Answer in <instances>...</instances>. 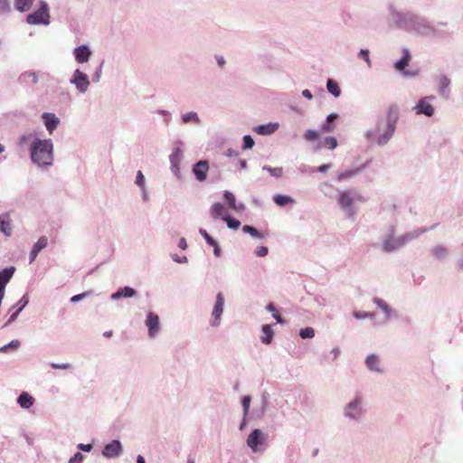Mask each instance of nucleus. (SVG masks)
Returning a JSON list of instances; mask_svg holds the SVG:
<instances>
[{
  "mask_svg": "<svg viewBox=\"0 0 463 463\" xmlns=\"http://www.w3.org/2000/svg\"><path fill=\"white\" fill-rule=\"evenodd\" d=\"M29 300H28V298L26 296H24L20 301L18 302V305H20V307H18V309L10 317L8 322H13L16 319L17 316L19 315V313L23 310V308H24L26 307V305L28 304Z\"/></svg>",
  "mask_w": 463,
  "mask_h": 463,
  "instance_id": "c85d7f7f",
  "label": "nucleus"
},
{
  "mask_svg": "<svg viewBox=\"0 0 463 463\" xmlns=\"http://www.w3.org/2000/svg\"><path fill=\"white\" fill-rule=\"evenodd\" d=\"M412 237L410 234H406L403 236H400L398 238L389 237L386 238L383 241V250L385 252H390L395 250L402 246H403L407 241H409Z\"/></svg>",
  "mask_w": 463,
  "mask_h": 463,
  "instance_id": "39448f33",
  "label": "nucleus"
},
{
  "mask_svg": "<svg viewBox=\"0 0 463 463\" xmlns=\"http://www.w3.org/2000/svg\"><path fill=\"white\" fill-rule=\"evenodd\" d=\"M242 231L246 233L250 234L252 237L262 239L263 234L260 232L256 228L250 226V225H244L242 227Z\"/></svg>",
  "mask_w": 463,
  "mask_h": 463,
  "instance_id": "7c9ffc66",
  "label": "nucleus"
},
{
  "mask_svg": "<svg viewBox=\"0 0 463 463\" xmlns=\"http://www.w3.org/2000/svg\"><path fill=\"white\" fill-rule=\"evenodd\" d=\"M268 252H269V250L265 246H260L255 250V254L258 257H265L268 254Z\"/></svg>",
  "mask_w": 463,
  "mask_h": 463,
  "instance_id": "a18cd8bd",
  "label": "nucleus"
},
{
  "mask_svg": "<svg viewBox=\"0 0 463 463\" xmlns=\"http://www.w3.org/2000/svg\"><path fill=\"white\" fill-rule=\"evenodd\" d=\"M121 451L122 447L120 442L118 440H113L104 447L102 454L106 458H115L118 457Z\"/></svg>",
  "mask_w": 463,
  "mask_h": 463,
  "instance_id": "1a4fd4ad",
  "label": "nucleus"
},
{
  "mask_svg": "<svg viewBox=\"0 0 463 463\" xmlns=\"http://www.w3.org/2000/svg\"><path fill=\"white\" fill-rule=\"evenodd\" d=\"M330 167L329 165H322L318 167L319 172H325Z\"/></svg>",
  "mask_w": 463,
  "mask_h": 463,
  "instance_id": "338daca9",
  "label": "nucleus"
},
{
  "mask_svg": "<svg viewBox=\"0 0 463 463\" xmlns=\"http://www.w3.org/2000/svg\"><path fill=\"white\" fill-rule=\"evenodd\" d=\"M322 130L324 132L329 133V132H332L334 130V127L332 126V124L330 122L326 121V123H325L322 126Z\"/></svg>",
  "mask_w": 463,
  "mask_h": 463,
  "instance_id": "3c124183",
  "label": "nucleus"
},
{
  "mask_svg": "<svg viewBox=\"0 0 463 463\" xmlns=\"http://www.w3.org/2000/svg\"><path fill=\"white\" fill-rule=\"evenodd\" d=\"M324 145L330 149H335L337 146V140L333 137L325 138Z\"/></svg>",
  "mask_w": 463,
  "mask_h": 463,
  "instance_id": "e433bc0d",
  "label": "nucleus"
},
{
  "mask_svg": "<svg viewBox=\"0 0 463 463\" xmlns=\"http://www.w3.org/2000/svg\"><path fill=\"white\" fill-rule=\"evenodd\" d=\"M371 316L372 315L369 313H364V314L354 313V317L356 318H364V317H371Z\"/></svg>",
  "mask_w": 463,
  "mask_h": 463,
  "instance_id": "e2e57ef3",
  "label": "nucleus"
},
{
  "mask_svg": "<svg viewBox=\"0 0 463 463\" xmlns=\"http://www.w3.org/2000/svg\"><path fill=\"white\" fill-rule=\"evenodd\" d=\"M338 118V115L335 114V113H331L327 116L326 118V121L327 122H330L332 124V122L336 119Z\"/></svg>",
  "mask_w": 463,
  "mask_h": 463,
  "instance_id": "13d9d810",
  "label": "nucleus"
},
{
  "mask_svg": "<svg viewBox=\"0 0 463 463\" xmlns=\"http://www.w3.org/2000/svg\"><path fill=\"white\" fill-rule=\"evenodd\" d=\"M71 82L80 92H85L90 86L88 76L80 70L74 71Z\"/></svg>",
  "mask_w": 463,
  "mask_h": 463,
  "instance_id": "0eeeda50",
  "label": "nucleus"
},
{
  "mask_svg": "<svg viewBox=\"0 0 463 463\" xmlns=\"http://www.w3.org/2000/svg\"><path fill=\"white\" fill-rule=\"evenodd\" d=\"M20 345V342L18 340H13L10 344L3 346L0 348V351L5 352L8 350L9 347L12 348H17Z\"/></svg>",
  "mask_w": 463,
  "mask_h": 463,
  "instance_id": "de8ad7c7",
  "label": "nucleus"
},
{
  "mask_svg": "<svg viewBox=\"0 0 463 463\" xmlns=\"http://www.w3.org/2000/svg\"><path fill=\"white\" fill-rule=\"evenodd\" d=\"M26 21L29 24H49V13L48 7L45 3H43L41 7L33 12V14L27 15Z\"/></svg>",
  "mask_w": 463,
  "mask_h": 463,
  "instance_id": "20e7f679",
  "label": "nucleus"
},
{
  "mask_svg": "<svg viewBox=\"0 0 463 463\" xmlns=\"http://www.w3.org/2000/svg\"><path fill=\"white\" fill-rule=\"evenodd\" d=\"M83 460V455L80 452H77L70 460L69 463H81Z\"/></svg>",
  "mask_w": 463,
  "mask_h": 463,
  "instance_id": "09e8293b",
  "label": "nucleus"
},
{
  "mask_svg": "<svg viewBox=\"0 0 463 463\" xmlns=\"http://www.w3.org/2000/svg\"><path fill=\"white\" fill-rule=\"evenodd\" d=\"M223 220L227 222V225L230 229L236 230L241 226L240 221L232 219L230 216L223 217Z\"/></svg>",
  "mask_w": 463,
  "mask_h": 463,
  "instance_id": "2f4dec72",
  "label": "nucleus"
},
{
  "mask_svg": "<svg viewBox=\"0 0 463 463\" xmlns=\"http://www.w3.org/2000/svg\"><path fill=\"white\" fill-rule=\"evenodd\" d=\"M90 54L91 52L86 45H80L74 50L75 59L80 63L88 61Z\"/></svg>",
  "mask_w": 463,
  "mask_h": 463,
  "instance_id": "4468645a",
  "label": "nucleus"
},
{
  "mask_svg": "<svg viewBox=\"0 0 463 463\" xmlns=\"http://www.w3.org/2000/svg\"><path fill=\"white\" fill-rule=\"evenodd\" d=\"M359 57L364 59L366 61V63L368 64V66H371V60L369 58V51L368 50L362 49L359 52Z\"/></svg>",
  "mask_w": 463,
  "mask_h": 463,
  "instance_id": "c03bdc74",
  "label": "nucleus"
},
{
  "mask_svg": "<svg viewBox=\"0 0 463 463\" xmlns=\"http://www.w3.org/2000/svg\"><path fill=\"white\" fill-rule=\"evenodd\" d=\"M360 403L361 400L359 398H356L354 402H351L346 407V416L355 418L358 413L354 411L357 410Z\"/></svg>",
  "mask_w": 463,
  "mask_h": 463,
  "instance_id": "cd10ccee",
  "label": "nucleus"
},
{
  "mask_svg": "<svg viewBox=\"0 0 463 463\" xmlns=\"http://www.w3.org/2000/svg\"><path fill=\"white\" fill-rule=\"evenodd\" d=\"M135 295H136V290L134 288H129V287H125V288H119L117 292L112 294L111 298L113 299H118L121 297L131 298V297H134Z\"/></svg>",
  "mask_w": 463,
  "mask_h": 463,
  "instance_id": "aec40b11",
  "label": "nucleus"
},
{
  "mask_svg": "<svg viewBox=\"0 0 463 463\" xmlns=\"http://www.w3.org/2000/svg\"><path fill=\"white\" fill-rule=\"evenodd\" d=\"M331 354H333V359L334 360H336L340 354V350L338 348H334L332 351H331Z\"/></svg>",
  "mask_w": 463,
  "mask_h": 463,
  "instance_id": "bf43d9fd",
  "label": "nucleus"
},
{
  "mask_svg": "<svg viewBox=\"0 0 463 463\" xmlns=\"http://www.w3.org/2000/svg\"><path fill=\"white\" fill-rule=\"evenodd\" d=\"M299 335L302 338H313L315 336V330L312 327H306L300 330Z\"/></svg>",
  "mask_w": 463,
  "mask_h": 463,
  "instance_id": "473e14b6",
  "label": "nucleus"
},
{
  "mask_svg": "<svg viewBox=\"0 0 463 463\" xmlns=\"http://www.w3.org/2000/svg\"><path fill=\"white\" fill-rule=\"evenodd\" d=\"M79 448L82 450H85V451H90L91 449H92V446L90 444H87V445H84V444H80L79 445Z\"/></svg>",
  "mask_w": 463,
  "mask_h": 463,
  "instance_id": "052dcab7",
  "label": "nucleus"
},
{
  "mask_svg": "<svg viewBox=\"0 0 463 463\" xmlns=\"http://www.w3.org/2000/svg\"><path fill=\"white\" fill-rule=\"evenodd\" d=\"M326 88L328 91L332 93L335 97H339L341 90L338 84L335 80L329 79L326 82Z\"/></svg>",
  "mask_w": 463,
  "mask_h": 463,
  "instance_id": "c756f323",
  "label": "nucleus"
},
{
  "mask_svg": "<svg viewBox=\"0 0 463 463\" xmlns=\"http://www.w3.org/2000/svg\"><path fill=\"white\" fill-rule=\"evenodd\" d=\"M14 271L15 269L14 267L6 268L0 271V292L5 293V286L14 276Z\"/></svg>",
  "mask_w": 463,
  "mask_h": 463,
  "instance_id": "ddd939ff",
  "label": "nucleus"
},
{
  "mask_svg": "<svg viewBox=\"0 0 463 463\" xmlns=\"http://www.w3.org/2000/svg\"><path fill=\"white\" fill-rule=\"evenodd\" d=\"M356 174L355 170H347L342 173H339L337 175L338 181H344L345 179L351 178Z\"/></svg>",
  "mask_w": 463,
  "mask_h": 463,
  "instance_id": "72a5a7b5",
  "label": "nucleus"
},
{
  "mask_svg": "<svg viewBox=\"0 0 463 463\" xmlns=\"http://www.w3.org/2000/svg\"><path fill=\"white\" fill-rule=\"evenodd\" d=\"M433 254L437 258H444L447 254V249L441 246L433 249Z\"/></svg>",
  "mask_w": 463,
  "mask_h": 463,
  "instance_id": "ea45409f",
  "label": "nucleus"
},
{
  "mask_svg": "<svg viewBox=\"0 0 463 463\" xmlns=\"http://www.w3.org/2000/svg\"><path fill=\"white\" fill-rule=\"evenodd\" d=\"M43 118L45 119V127L50 133L57 128L59 118L52 113H44Z\"/></svg>",
  "mask_w": 463,
  "mask_h": 463,
  "instance_id": "dca6fc26",
  "label": "nucleus"
},
{
  "mask_svg": "<svg viewBox=\"0 0 463 463\" xmlns=\"http://www.w3.org/2000/svg\"><path fill=\"white\" fill-rule=\"evenodd\" d=\"M31 158L38 165L52 163V143L51 140H37L31 147Z\"/></svg>",
  "mask_w": 463,
  "mask_h": 463,
  "instance_id": "f257e3e1",
  "label": "nucleus"
},
{
  "mask_svg": "<svg viewBox=\"0 0 463 463\" xmlns=\"http://www.w3.org/2000/svg\"><path fill=\"white\" fill-rule=\"evenodd\" d=\"M34 0H14V7L19 12H25L31 8Z\"/></svg>",
  "mask_w": 463,
  "mask_h": 463,
  "instance_id": "bb28decb",
  "label": "nucleus"
},
{
  "mask_svg": "<svg viewBox=\"0 0 463 463\" xmlns=\"http://www.w3.org/2000/svg\"><path fill=\"white\" fill-rule=\"evenodd\" d=\"M410 60L411 54L408 50L404 49L402 58L394 64L395 69L400 71H403L408 66Z\"/></svg>",
  "mask_w": 463,
  "mask_h": 463,
  "instance_id": "4be33fe9",
  "label": "nucleus"
},
{
  "mask_svg": "<svg viewBox=\"0 0 463 463\" xmlns=\"http://www.w3.org/2000/svg\"><path fill=\"white\" fill-rule=\"evenodd\" d=\"M365 364H366L367 367L372 371H375V372L381 371L379 368L380 360H379L378 356H376L375 354H370L369 356H367V358L365 360Z\"/></svg>",
  "mask_w": 463,
  "mask_h": 463,
  "instance_id": "393cba45",
  "label": "nucleus"
},
{
  "mask_svg": "<svg viewBox=\"0 0 463 463\" xmlns=\"http://www.w3.org/2000/svg\"><path fill=\"white\" fill-rule=\"evenodd\" d=\"M51 366L53 369H69L71 367V365L69 364H54V363H52L51 364Z\"/></svg>",
  "mask_w": 463,
  "mask_h": 463,
  "instance_id": "603ef678",
  "label": "nucleus"
},
{
  "mask_svg": "<svg viewBox=\"0 0 463 463\" xmlns=\"http://www.w3.org/2000/svg\"><path fill=\"white\" fill-rule=\"evenodd\" d=\"M183 121L184 123H188L190 121H194V122L198 123L199 122V118H198V116H197L196 113L190 112V113H187V114L183 116Z\"/></svg>",
  "mask_w": 463,
  "mask_h": 463,
  "instance_id": "f704fd0d",
  "label": "nucleus"
},
{
  "mask_svg": "<svg viewBox=\"0 0 463 463\" xmlns=\"http://www.w3.org/2000/svg\"><path fill=\"white\" fill-rule=\"evenodd\" d=\"M209 170V165L207 161H199L194 165L193 172L196 179L203 182L207 177V172Z\"/></svg>",
  "mask_w": 463,
  "mask_h": 463,
  "instance_id": "9d476101",
  "label": "nucleus"
},
{
  "mask_svg": "<svg viewBox=\"0 0 463 463\" xmlns=\"http://www.w3.org/2000/svg\"><path fill=\"white\" fill-rule=\"evenodd\" d=\"M211 215L213 219L227 217V210L221 203H214L211 208Z\"/></svg>",
  "mask_w": 463,
  "mask_h": 463,
  "instance_id": "6ab92c4d",
  "label": "nucleus"
},
{
  "mask_svg": "<svg viewBox=\"0 0 463 463\" xmlns=\"http://www.w3.org/2000/svg\"><path fill=\"white\" fill-rule=\"evenodd\" d=\"M146 326L148 328L149 336L155 337L160 329L159 317L153 312L148 313L146 319Z\"/></svg>",
  "mask_w": 463,
  "mask_h": 463,
  "instance_id": "6e6552de",
  "label": "nucleus"
},
{
  "mask_svg": "<svg viewBox=\"0 0 463 463\" xmlns=\"http://www.w3.org/2000/svg\"><path fill=\"white\" fill-rule=\"evenodd\" d=\"M267 309L271 312L272 314L276 313L277 312V309L275 307V306L272 304V303H269L268 306H267Z\"/></svg>",
  "mask_w": 463,
  "mask_h": 463,
  "instance_id": "0e129e2a",
  "label": "nucleus"
},
{
  "mask_svg": "<svg viewBox=\"0 0 463 463\" xmlns=\"http://www.w3.org/2000/svg\"><path fill=\"white\" fill-rule=\"evenodd\" d=\"M266 169L270 173V175H272L273 176H276V177H280L283 174V169L281 167H276V168L267 167Z\"/></svg>",
  "mask_w": 463,
  "mask_h": 463,
  "instance_id": "37998d69",
  "label": "nucleus"
},
{
  "mask_svg": "<svg viewBox=\"0 0 463 463\" xmlns=\"http://www.w3.org/2000/svg\"><path fill=\"white\" fill-rule=\"evenodd\" d=\"M11 11V5L8 0H0V14H7Z\"/></svg>",
  "mask_w": 463,
  "mask_h": 463,
  "instance_id": "4c0bfd02",
  "label": "nucleus"
},
{
  "mask_svg": "<svg viewBox=\"0 0 463 463\" xmlns=\"http://www.w3.org/2000/svg\"><path fill=\"white\" fill-rule=\"evenodd\" d=\"M250 396H244L242 399V406L244 410V414L246 415L249 411L250 403Z\"/></svg>",
  "mask_w": 463,
  "mask_h": 463,
  "instance_id": "49530a36",
  "label": "nucleus"
},
{
  "mask_svg": "<svg viewBox=\"0 0 463 463\" xmlns=\"http://www.w3.org/2000/svg\"><path fill=\"white\" fill-rule=\"evenodd\" d=\"M254 146V140L250 136H244L243 137V149L252 148Z\"/></svg>",
  "mask_w": 463,
  "mask_h": 463,
  "instance_id": "a19ab883",
  "label": "nucleus"
},
{
  "mask_svg": "<svg viewBox=\"0 0 463 463\" xmlns=\"http://www.w3.org/2000/svg\"><path fill=\"white\" fill-rule=\"evenodd\" d=\"M355 200L364 202V198L354 191H344L339 194L337 198L340 207L348 210L350 215H354V211L351 207Z\"/></svg>",
  "mask_w": 463,
  "mask_h": 463,
  "instance_id": "7ed1b4c3",
  "label": "nucleus"
},
{
  "mask_svg": "<svg viewBox=\"0 0 463 463\" xmlns=\"http://www.w3.org/2000/svg\"><path fill=\"white\" fill-rule=\"evenodd\" d=\"M273 201L279 206H285V205H287L288 203H295V200L292 197L288 196V195H282V194H276L273 197Z\"/></svg>",
  "mask_w": 463,
  "mask_h": 463,
  "instance_id": "a878e982",
  "label": "nucleus"
},
{
  "mask_svg": "<svg viewBox=\"0 0 463 463\" xmlns=\"http://www.w3.org/2000/svg\"><path fill=\"white\" fill-rule=\"evenodd\" d=\"M0 231L6 236H10L12 233L10 216L8 213L0 215Z\"/></svg>",
  "mask_w": 463,
  "mask_h": 463,
  "instance_id": "a211bd4d",
  "label": "nucleus"
},
{
  "mask_svg": "<svg viewBox=\"0 0 463 463\" xmlns=\"http://www.w3.org/2000/svg\"><path fill=\"white\" fill-rule=\"evenodd\" d=\"M213 247V253L216 257H220L221 255V249L217 242H215V245H212Z\"/></svg>",
  "mask_w": 463,
  "mask_h": 463,
  "instance_id": "4d7b16f0",
  "label": "nucleus"
},
{
  "mask_svg": "<svg viewBox=\"0 0 463 463\" xmlns=\"http://www.w3.org/2000/svg\"><path fill=\"white\" fill-rule=\"evenodd\" d=\"M34 399L27 392H23L18 398V403L22 408L29 409L33 406Z\"/></svg>",
  "mask_w": 463,
  "mask_h": 463,
  "instance_id": "412c9836",
  "label": "nucleus"
},
{
  "mask_svg": "<svg viewBox=\"0 0 463 463\" xmlns=\"http://www.w3.org/2000/svg\"><path fill=\"white\" fill-rule=\"evenodd\" d=\"M136 184L139 186L144 184V175L141 171H138L136 177Z\"/></svg>",
  "mask_w": 463,
  "mask_h": 463,
  "instance_id": "8fccbe9b",
  "label": "nucleus"
},
{
  "mask_svg": "<svg viewBox=\"0 0 463 463\" xmlns=\"http://www.w3.org/2000/svg\"><path fill=\"white\" fill-rule=\"evenodd\" d=\"M302 95H303L305 98L308 99H312V97H313V96H312V94H311V92H310L308 90H303Z\"/></svg>",
  "mask_w": 463,
  "mask_h": 463,
  "instance_id": "69168bd1",
  "label": "nucleus"
},
{
  "mask_svg": "<svg viewBox=\"0 0 463 463\" xmlns=\"http://www.w3.org/2000/svg\"><path fill=\"white\" fill-rule=\"evenodd\" d=\"M181 156H182V152H181L180 148H175V151L170 156V160L173 164H175L181 159Z\"/></svg>",
  "mask_w": 463,
  "mask_h": 463,
  "instance_id": "79ce46f5",
  "label": "nucleus"
},
{
  "mask_svg": "<svg viewBox=\"0 0 463 463\" xmlns=\"http://www.w3.org/2000/svg\"><path fill=\"white\" fill-rule=\"evenodd\" d=\"M224 306V298L222 293H218L216 297V302L213 310V317H214V321L213 322V326H217L219 324V320L223 311Z\"/></svg>",
  "mask_w": 463,
  "mask_h": 463,
  "instance_id": "9b49d317",
  "label": "nucleus"
},
{
  "mask_svg": "<svg viewBox=\"0 0 463 463\" xmlns=\"http://www.w3.org/2000/svg\"><path fill=\"white\" fill-rule=\"evenodd\" d=\"M87 295H88V293H82V294L75 295V296H73L71 298V302H78V301L83 299Z\"/></svg>",
  "mask_w": 463,
  "mask_h": 463,
  "instance_id": "864d4df0",
  "label": "nucleus"
},
{
  "mask_svg": "<svg viewBox=\"0 0 463 463\" xmlns=\"http://www.w3.org/2000/svg\"><path fill=\"white\" fill-rule=\"evenodd\" d=\"M417 114H424L428 117H430L434 113V109L432 105L427 101V99H421L417 106L415 107Z\"/></svg>",
  "mask_w": 463,
  "mask_h": 463,
  "instance_id": "f8f14e48",
  "label": "nucleus"
},
{
  "mask_svg": "<svg viewBox=\"0 0 463 463\" xmlns=\"http://www.w3.org/2000/svg\"><path fill=\"white\" fill-rule=\"evenodd\" d=\"M199 232L210 246L215 245L216 241L213 240L205 230L200 229Z\"/></svg>",
  "mask_w": 463,
  "mask_h": 463,
  "instance_id": "58836bf2",
  "label": "nucleus"
},
{
  "mask_svg": "<svg viewBox=\"0 0 463 463\" xmlns=\"http://www.w3.org/2000/svg\"><path fill=\"white\" fill-rule=\"evenodd\" d=\"M399 118V109L397 106L392 105L388 109V115H387V129L384 132L383 135H382L379 139L378 143L379 145H384L386 144L389 139L392 137L394 130H395V125Z\"/></svg>",
  "mask_w": 463,
  "mask_h": 463,
  "instance_id": "f03ea898",
  "label": "nucleus"
},
{
  "mask_svg": "<svg viewBox=\"0 0 463 463\" xmlns=\"http://www.w3.org/2000/svg\"><path fill=\"white\" fill-rule=\"evenodd\" d=\"M217 62L220 65V67H222L225 64V61H224V59L222 57H219L217 59Z\"/></svg>",
  "mask_w": 463,
  "mask_h": 463,
  "instance_id": "774afa93",
  "label": "nucleus"
},
{
  "mask_svg": "<svg viewBox=\"0 0 463 463\" xmlns=\"http://www.w3.org/2000/svg\"><path fill=\"white\" fill-rule=\"evenodd\" d=\"M266 439L265 434L259 429L251 431L248 436L247 445L254 451H258V446L262 445Z\"/></svg>",
  "mask_w": 463,
  "mask_h": 463,
  "instance_id": "423d86ee",
  "label": "nucleus"
},
{
  "mask_svg": "<svg viewBox=\"0 0 463 463\" xmlns=\"http://www.w3.org/2000/svg\"><path fill=\"white\" fill-rule=\"evenodd\" d=\"M377 305L384 311L388 310V306L381 299L376 300Z\"/></svg>",
  "mask_w": 463,
  "mask_h": 463,
  "instance_id": "5fc2aeb1",
  "label": "nucleus"
},
{
  "mask_svg": "<svg viewBox=\"0 0 463 463\" xmlns=\"http://www.w3.org/2000/svg\"><path fill=\"white\" fill-rule=\"evenodd\" d=\"M224 198L232 209H233L235 211L243 210V208H244L243 204H239V205L236 204L235 196L232 193L226 191L224 193Z\"/></svg>",
  "mask_w": 463,
  "mask_h": 463,
  "instance_id": "5701e85b",
  "label": "nucleus"
},
{
  "mask_svg": "<svg viewBox=\"0 0 463 463\" xmlns=\"http://www.w3.org/2000/svg\"><path fill=\"white\" fill-rule=\"evenodd\" d=\"M274 333L269 325H265L262 326V335L260 336L262 343L269 345L271 343Z\"/></svg>",
  "mask_w": 463,
  "mask_h": 463,
  "instance_id": "b1692460",
  "label": "nucleus"
},
{
  "mask_svg": "<svg viewBox=\"0 0 463 463\" xmlns=\"http://www.w3.org/2000/svg\"><path fill=\"white\" fill-rule=\"evenodd\" d=\"M179 247L182 249V250H185L186 247H187V243H186V241L185 239L182 238L179 241Z\"/></svg>",
  "mask_w": 463,
  "mask_h": 463,
  "instance_id": "680f3d73",
  "label": "nucleus"
},
{
  "mask_svg": "<svg viewBox=\"0 0 463 463\" xmlns=\"http://www.w3.org/2000/svg\"><path fill=\"white\" fill-rule=\"evenodd\" d=\"M48 244V239L45 236L41 237L37 242L34 244L31 253H30V263H32L35 258L37 257L38 253L44 248H46Z\"/></svg>",
  "mask_w": 463,
  "mask_h": 463,
  "instance_id": "2eb2a0df",
  "label": "nucleus"
},
{
  "mask_svg": "<svg viewBox=\"0 0 463 463\" xmlns=\"http://www.w3.org/2000/svg\"><path fill=\"white\" fill-rule=\"evenodd\" d=\"M279 128L278 123H269L266 125H260L255 128V132L259 135H270Z\"/></svg>",
  "mask_w": 463,
  "mask_h": 463,
  "instance_id": "f3484780",
  "label": "nucleus"
},
{
  "mask_svg": "<svg viewBox=\"0 0 463 463\" xmlns=\"http://www.w3.org/2000/svg\"><path fill=\"white\" fill-rule=\"evenodd\" d=\"M273 317L276 319V321L279 323V324H284L285 321L283 320V318L281 317V316L276 312L274 314H272Z\"/></svg>",
  "mask_w": 463,
  "mask_h": 463,
  "instance_id": "6e6d98bb",
  "label": "nucleus"
},
{
  "mask_svg": "<svg viewBox=\"0 0 463 463\" xmlns=\"http://www.w3.org/2000/svg\"><path fill=\"white\" fill-rule=\"evenodd\" d=\"M304 137L307 141H315L318 138V133L315 130L308 129L306 131Z\"/></svg>",
  "mask_w": 463,
  "mask_h": 463,
  "instance_id": "c9c22d12",
  "label": "nucleus"
}]
</instances>
